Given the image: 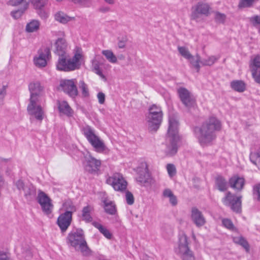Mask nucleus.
<instances>
[{"instance_id": "nucleus-10", "label": "nucleus", "mask_w": 260, "mask_h": 260, "mask_svg": "<svg viewBox=\"0 0 260 260\" xmlns=\"http://www.w3.org/2000/svg\"><path fill=\"white\" fill-rule=\"evenodd\" d=\"M107 184L111 185L117 191H122L126 189L127 182L119 173H115L106 180Z\"/></svg>"}, {"instance_id": "nucleus-7", "label": "nucleus", "mask_w": 260, "mask_h": 260, "mask_svg": "<svg viewBox=\"0 0 260 260\" xmlns=\"http://www.w3.org/2000/svg\"><path fill=\"white\" fill-rule=\"evenodd\" d=\"M177 92L180 101L185 107L190 108L197 105L196 97L187 88L179 87Z\"/></svg>"}, {"instance_id": "nucleus-27", "label": "nucleus", "mask_w": 260, "mask_h": 260, "mask_svg": "<svg viewBox=\"0 0 260 260\" xmlns=\"http://www.w3.org/2000/svg\"><path fill=\"white\" fill-rule=\"evenodd\" d=\"M104 204V209L105 211L110 215H115L117 214V210L116 206L114 202L112 201L104 199L103 200Z\"/></svg>"}, {"instance_id": "nucleus-54", "label": "nucleus", "mask_w": 260, "mask_h": 260, "mask_svg": "<svg viewBox=\"0 0 260 260\" xmlns=\"http://www.w3.org/2000/svg\"><path fill=\"white\" fill-rule=\"evenodd\" d=\"M15 184L17 187V188L19 190H23L24 188L26 186V184H25L23 181L21 180H17Z\"/></svg>"}, {"instance_id": "nucleus-58", "label": "nucleus", "mask_w": 260, "mask_h": 260, "mask_svg": "<svg viewBox=\"0 0 260 260\" xmlns=\"http://www.w3.org/2000/svg\"><path fill=\"white\" fill-rule=\"evenodd\" d=\"M253 193L257 196V199L260 201V184L256 185L253 188Z\"/></svg>"}, {"instance_id": "nucleus-24", "label": "nucleus", "mask_w": 260, "mask_h": 260, "mask_svg": "<svg viewBox=\"0 0 260 260\" xmlns=\"http://www.w3.org/2000/svg\"><path fill=\"white\" fill-rule=\"evenodd\" d=\"M229 183L232 188L240 191L244 187L245 184V180L242 177L234 176L230 178Z\"/></svg>"}, {"instance_id": "nucleus-28", "label": "nucleus", "mask_w": 260, "mask_h": 260, "mask_svg": "<svg viewBox=\"0 0 260 260\" xmlns=\"http://www.w3.org/2000/svg\"><path fill=\"white\" fill-rule=\"evenodd\" d=\"M57 107L59 112L61 114H71L73 112L72 109L66 101H57Z\"/></svg>"}, {"instance_id": "nucleus-11", "label": "nucleus", "mask_w": 260, "mask_h": 260, "mask_svg": "<svg viewBox=\"0 0 260 260\" xmlns=\"http://www.w3.org/2000/svg\"><path fill=\"white\" fill-rule=\"evenodd\" d=\"M51 57L50 50L48 47L40 48L38 52V55L34 58V63L39 68H44L47 66V60Z\"/></svg>"}, {"instance_id": "nucleus-20", "label": "nucleus", "mask_w": 260, "mask_h": 260, "mask_svg": "<svg viewBox=\"0 0 260 260\" xmlns=\"http://www.w3.org/2000/svg\"><path fill=\"white\" fill-rule=\"evenodd\" d=\"M249 67L254 81L260 84V58L257 57L251 59Z\"/></svg>"}, {"instance_id": "nucleus-37", "label": "nucleus", "mask_w": 260, "mask_h": 260, "mask_svg": "<svg viewBox=\"0 0 260 260\" xmlns=\"http://www.w3.org/2000/svg\"><path fill=\"white\" fill-rule=\"evenodd\" d=\"M28 3H25L23 4V7L21 8L20 9H18L17 10L12 11L11 12V16L14 19H18L21 17L22 15L25 12V11L28 8Z\"/></svg>"}, {"instance_id": "nucleus-38", "label": "nucleus", "mask_w": 260, "mask_h": 260, "mask_svg": "<svg viewBox=\"0 0 260 260\" xmlns=\"http://www.w3.org/2000/svg\"><path fill=\"white\" fill-rule=\"evenodd\" d=\"M258 0H240L238 7L239 9L251 8Z\"/></svg>"}, {"instance_id": "nucleus-52", "label": "nucleus", "mask_w": 260, "mask_h": 260, "mask_svg": "<svg viewBox=\"0 0 260 260\" xmlns=\"http://www.w3.org/2000/svg\"><path fill=\"white\" fill-rule=\"evenodd\" d=\"M222 224L225 228L230 230H233L235 229L233 222L229 219H223L222 220Z\"/></svg>"}, {"instance_id": "nucleus-26", "label": "nucleus", "mask_w": 260, "mask_h": 260, "mask_svg": "<svg viewBox=\"0 0 260 260\" xmlns=\"http://www.w3.org/2000/svg\"><path fill=\"white\" fill-rule=\"evenodd\" d=\"M230 86L232 89L238 92H243L246 90V83L241 80H233L231 82Z\"/></svg>"}, {"instance_id": "nucleus-60", "label": "nucleus", "mask_w": 260, "mask_h": 260, "mask_svg": "<svg viewBox=\"0 0 260 260\" xmlns=\"http://www.w3.org/2000/svg\"><path fill=\"white\" fill-rule=\"evenodd\" d=\"M32 253L30 250H27L23 254V256L24 257L25 260H30L32 257Z\"/></svg>"}, {"instance_id": "nucleus-15", "label": "nucleus", "mask_w": 260, "mask_h": 260, "mask_svg": "<svg viewBox=\"0 0 260 260\" xmlns=\"http://www.w3.org/2000/svg\"><path fill=\"white\" fill-rule=\"evenodd\" d=\"M38 201L45 214H50L53 208V205L51 203V200L50 198L44 192L39 190Z\"/></svg>"}, {"instance_id": "nucleus-42", "label": "nucleus", "mask_w": 260, "mask_h": 260, "mask_svg": "<svg viewBox=\"0 0 260 260\" xmlns=\"http://www.w3.org/2000/svg\"><path fill=\"white\" fill-rule=\"evenodd\" d=\"M249 21L252 25L256 28L260 32V16L254 15L249 18Z\"/></svg>"}, {"instance_id": "nucleus-39", "label": "nucleus", "mask_w": 260, "mask_h": 260, "mask_svg": "<svg viewBox=\"0 0 260 260\" xmlns=\"http://www.w3.org/2000/svg\"><path fill=\"white\" fill-rule=\"evenodd\" d=\"M233 241L235 243L238 244L243 247L247 251L249 250V245L243 237H233Z\"/></svg>"}, {"instance_id": "nucleus-1", "label": "nucleus", "mask_w": 260, "mask_h": 260, "mask_svg": "<svg viewBox=\"0 0 260 260\" xmlns=\"http://www.w3.org/2000/svg\"><path fill=\"white\" fill-rule=\"evenodd\" d=\"M221 129V122L215 117L212 116L205 121L201 126L194 129L196 137L202 146L211 144L216 138V132Z\"/></svg>"}, {"instance_id": "nucleus-22", "label": "nucleus", "mask_w": 260, "mask_h": 260, "mask_svg": "<svg viewBox=\"0 0 260 260\" xmlns=\"http://www.w3.org/2000/svg\"><path fill=\"white\" fill-rule=\"evenodd\" d=\"M179 138L177 139H173V137L167 136V140L169 143L167 145L165 150V153L168 155H173L176 153L178 150L177 143L179 141Z\"/></svg>"}, {"instance_id": "nucleus-64", "label": "nucleus", "mask_w": 260, "mask_h": 260, "mask_svg": "<svg viewBox=\"0 0 260 260\" xmlns=\"http://www.w3.org/2000/svg\"><path fill=\"white\" fill-rule=\"evenodd\" d=\"M97 75L100 76L102 78L105 79V76L103 74L102 70L101 69H98V70L94 71Z\"/></svg>"}, {"instance_id": "nucleus-4", "label": "nucleus", "mask_w": 260, "mask_h": 260, "mask_svg": "<svg viewBox=\"0 0 260 260\" xmlns=\"http://www.w3.org/2000/svg\"><path fill=\"white\" fill-rule=\"evenodd\" d=\"M84 136L88 142L94 148L95 151L99 153H104L108 149L104 141L95 134L94 130L90 126L87 125L82 129Z\"/></svg>"}, {"instance_id": "nucleus-19", "label": "nucleus", "mask_w": 260, "mask_h": 260, "mask_svg": "<svg viewBox=\"0 0 260 260\" xmlns=\"http://www.w3.org/2000/svg\"><path fill=\"white\" fill-rule=\"evenodd\" d=\"M62 37L58 38L55 42V53L58 56L68 54L67 50L68 44L64 38L65 34L63 31H60Z\"/></svg>"}, {"instance_id": "nucleus-63", "label": "nucleus", "mask_w": 260, "mask_h": 260, "mask_svg": "<svg viewBox=\"0 0 260 260\" xmlns=\"http://www.w3.org/2000/svg\"><path fill=\"white\" fill-rule=\"evenodd\" d=\"M6 93V87L4 86L0 91V99H3Z\"/></svg>"}, {"instance_id": "nucleus-48", "label": "nucleus", "mask_w": 260, "mask_h": 260, "mask_svg": "<svg viewBox=\"0 0 260 260\" xmlns=\"http://www.w3.org/2000/svg\"><path fill=\"white\" fill-rule=\"evenodd\" d=\"M30 120L31 123L37 124L38 122L40 123L44 118L43 115H31Z\"/></svg>"}, {"instance_id": "nucleus-30", "label": "nucleus", "mask_w": 260, "mask_h": 260, "mask_svg": "<svg viewBox=\"0 0 260 260\" xmlns=\"http://www.w3.org/2000/svg\"><path fill=\"white\" fill-rule=\"evenodd\" d=\"M24 196L27 200H31L36 196V188L32 184H26L23 190Z\"/></svg>"}, {"instance_id": "nucleus-49", "label": "nucleus", "mask_w": 260, "mask_h": 260, "mask_svg": "<svg viewBox=\"0 0 260 260\" xmlns=\"http://www.w3.org/2000/svg\"><path fill=\"white\" fill-rule=\"evenodd\" d=\"M125 200L127 204L129 205H133L134 203L133 194L128 191H127L125 193Z\"/></svg>"}, {"instance_id": "nucleus-14", "label": "nucleus", "mask_w": 260, "mask_h": 260, "mask_svg": "<svg viewBox=\"0 0 260 260\" xmlns=\"http://www.w3.org/2000/svg\"><path fill=\"white\" fill-rule=\"evenodd\" d=\"M168 121L169 126L167 132V136L173 137V139L179 138L178 135L179 122L177 115H169Z\"/></svg>"}, {"instance_id": "nucleus-47", "label": "nucleus", "mask_w": 260, "mask_h": 260, "mask_svg": "<svg viewBox=\"0 0 260 260\" xmlns=\"http://www.w3.org/2000/svg\"><path fill=\"white\" fill-rule=\"evenodd\" d=\"M47 0H31V2L36 9L43 7L47 3Z\"/></svg>"}, {"instance_id": "nucleus-57", "label": "nucleus", "mask_w": 260, "mask_h": 260, "mask_svg": "<svg viewBox=\"0 0 260 260\" xmlns=\"http://www.w3.org/2000/svg\"><path fill=\"white\" fill-rule=\"evenodd\" d=\"M97 97L98 99L99 103L101 104H103L105 101V95L102 92H100L98 93Z\"/></svg>"}, {"instance_id": "nucleus-41", "label": "nucleus", "mask_w": 260, "mask_h": 260, "mask_svg": "<svg viewBox=\"0 0 260 260\" xmlns=\"http://www.w3.org/2000/svg\"><path fill=\"white\" fill-rule=\"evenodd\" d=\"M219 57H216L215 56H210L207 58L204 59L201 61V63L203 66H211L213 65L218 59Z\"/></svg>"}, {"instance_id": "nucleus-59", "label": "nucleus", "mask_w": 260, "mask_h": 260, "mask_svg": "<svg viewBox=\"0 0 260 260\" xmlns=\"http://www.w3.org/2000/svg\"><path fill=\"white\" fill-rule=\"evenodd\" d=\"M127 41L126 37L122 38L121 40H119L118 42V46L119 48H124L125 47V44Z\"/></svg>"}, {"instance_id": "nucleus-62", "label": "nucleus", "mask_w": 260, "mask_h": 260, "mask_svg": "<svg viewBox=\"0 0 260 260\" xmlns=\"http://www.w3.org/2000/svg\"><path fill=\"white\" fill-rule=\"evenodd\" d=\"M0 260H10L6 253L4 252H0Z\"/></svg>"}, {"instance_id": "nucleus-17", "label": "nucleus", "mask_w": 260, "mask_h": 260, "mask_svg": "<svg viewBox=\"0 0 260 260\" xmlns=\"http://www.w3.org/2000/svg\"><path fill=\"white\" fill-rule=\"evenodd\" d=\"M137 172L138 175L137 177V181L141 184L150 182V175L148 171V166L146 162H142L140 166L137 168Z\"/></svg>"}, {"instance_id": "nucleus-53", "label": "nucleus", "mask_w": 260, "mask_h": 260, "mask_svg": "<svg viewBox=\"0 0 260 260\" xmlns=\"http://www.w3.org/2000/svg\"><path fill=\"white\" fill-rule=\"evenodd\" d=\"M25 3H27L25 1V0H10L8 2L9 5L16 6L21 4L22 7H23V4Z\"/></svg>"}, {"instance_id": "nucleus-40", "label": "nucleus", "mask_w": 260, "mask_h": 260, "mask_svg": "<svg viewBox=\"0 0 260 260\" xmlns=\"http://www.w3.org/2000/svg\"><path fill=\"white\" fill-rule=\"evenodd\" d=\"M102 54L105 56L106 58L110 62L116 63L117 62V58L112 51L109 50H103L102 51Z\"/></svg>"}, {"instance_id": "nucleus-36", "label": "nucleus", "mask_w": 260, "mask_h": 260, "mask_svg": "<svg viewBox=\"0 0 260 260\" xmlns=\"http://www.w3.org/2000/svg\"><path fill=\"white\" fill-rule=\"evenodd\" d=\"M55 19L56 21L62 23H66L72 20L71 17L61 12H58L55 14Z\"/></svg>"}, {"instance_id": "nucleus-33", "label": "nucleus", "mask_w": 260, "mask_h": 260, "mask_svg": "<svg viewBox=\"0 0 260 260\" xmlns=\"http://www.w3.org/2000/svg\"><path fill=\"white\" fill-rule=\"evenodd\" d=\"M249 158L251 162L260 169V148L256 151L251 152Z\"/></svg>"}, {"instance_id": "nucleus-5", "label": "nucleus", "mask_w": 260, "mask_h": 260, "mask_svg": "<svg viewBox=\"0 0 260 260\" xmlns=\"http://www.w3.org/2000/svg\"><path fill=\"white\" fill-rule=\"evenodd\" d=\"M84 136L88 142L94 148L95 151L99 153H104L108 149L104 141L95 134L94 130L90 126L87 125L82 129Z\"/></svg>"}, {"instance_id": "nucleus-29", "label": "nucleus", "mask_w": 260, "mask_h": 260, "mask_svg": "<svg viewBox=\"0 0 260 260\" xmlns=\"http://www.w3.org/2000/svg\"><path fill=\"white\" fill-rule=\"evenodd\" d=\"M40 22L38 20L33 19L27 23L25 30L27 32H34L39 30Z\"/></svg>"}, {"instance_id": "nucleus-51", "label": "nucleus", "mask_w": 260, "mask_h": 260, "mask_svg": "<svg viewBox=\"0 0 260 260\" xmlns=\"http://www.w3.org/2000/svg\"><path fill=\"white\" fill-rule=\"evenodd\" d=\"M65 206H67V211L66 212H70L72 215L74 212L76 211V207L71 202H67L65 203Z\"/></svg>"}, {"instance_id": "nucleus-31", "label": "nucleus", "mask_w": 260, "mask_h": 260, "mask_svg": "<svg viewBox=\"0 0 260 260\" xmlns=\"http://www.w3.org/2000/svg\"><path fill=\"white\" fill-rule=\"evenodd\" d=\"M92 224L97 229L99 230L100 232L106 238L111 239L112 238V234L110 231L105 227L103 226L100 223L93 221Z\"/></svg>"}, {"instance_id": "nucleus-13", "label": "nucleus", "mask_w": 260, "mask_h": 260, "mask_svg": "<svg viewBox=\"0 0 260 260\" xmlns=\"http://www.w3.org/2000/svg\"><path fill=\"white\" fill-rule=\"evenodd\" d=\"M162 120V115H147L145 121L149 132L155 133L159 128Z\"/></svg>"}, {"instance_id": "nucleus-18", "label": "nucleus", "mask_w": 260, "mask_h": 260, "mask_svg": "<svg viewBox=\"0 0 260 260\" xmlns=\"http://www.w3.org/2000/svg\"><path fill=\"white\" fill-rule=\"evenodd\" d=\"M72 221V215L70 212H65L61 214L58 217L57 224L61 232H65Z\"/></svg>"}, {"instance_id": "nucleus-34", "label": "nucleus", "mask_w": 260, "mask_h": 260, "mask_svg": "<svg viewBox=\"0 0 260 260\" xmlns=\"http://www.w3.org/2000/svg\"><path fill=\"white\" fill-rule=\"evenodd\" d=\"M215 184L218 189L221 191H225L228 188L227 182L225 179L221 176L216 177Z\"/></svg>"}, {"instance_id": "nucleus-3", "label": "nucleus", "mask_w": 260, "mask_h": 260, "mask_svg": "<svg viewBox=\"0 0 260 260\" xmlns=\"http://www.w3.org/2000/svg\"><path fill=\"white\" fill-rule=\"evenodd\" d=\"M67 242L84 256L91 254V250L88 247L85 239L83 231L77 230L76 232H71L67 237Z\"/></svg>"}, {"instance_id": "nucleus-12", "label": "nucleus", "mask_w": 260, "mask_h": 260, "mask_svg": "<svg viewBox=\"0 0 260 260\" xmlns=\"http://www.w3.org/2000/svg\"><path fill=\"white\" fill-rule=\"evenodd\" d=\"M241 198L242 196L236 197L228 192L222 199V202L224 205L230 206L234 211L239 212L241 210Z\"/></svg>"}, {"instance_id": "nucleus-56", "label": "nucleus", "mask_w": 260, "mask_h": 260, "mask_svg": "<svg viewBox=\"0 0 260 260\" xmlns=\"http://www.w3.org/2000/svg\"><path fill=\"white\" fill-rule=\"evenodd\" d=\"M38 14L40 17L42 19H46L48 17V13L45 11L44 10L42 9L41 8L38 9Z\"/></svg>"}, {"instance_id": "nucleus-43", "label": "nucleus", "mask_w": 260, "mask_h": 260, "mask_svg": "<svg viewBox=\"0 0 260 260\" xmlns=\"http://www.w3.org/2000/svg\"><path fill=\"white\" fill-rule=\"evenodd\" d=\"M178 50L180 54L185 58L189 59L192 58V54L186 47L178 46Z\"/></svg>"}, {"instance_id": "nucleus-35", "label": "nucleus", "mask_w": 260, "mask_h": 260, "mask_svg": "<svg viewBox=\"0 0 260 260\" xmlns=\"http://www.w3.org/2000/svg\"><path fill=\"white\" fill-rule=\"evenodd\" d=\"M187 59L189 60L190 63L196 70L197 72H199L200 70V63L201 62L199 54H197L195 57L192 55V58Z\"/></svg>"}, {"instance_id": "nucleus-23", "label": "nucleus", "mask_w": 260, "mask_h": 260, "mask_svg": "<svg viewBox=\"0 0 260 260\" xmlns=\"http://www.w3.org/2000/svg\"><path fill=\"white\" fill-rule=\"evenodd\" d=\"M38 99H29V103L27 106V110L29 114H43L44 113L43 108L38 104Z\"/></svg>"}, {"instance_id": "nucleus-8", "label": "nucleus", "mask_w": 260, "mask_h": 260, "mask_svg": "<svg viewBox=\"0 0 260 260\" xmlns=\"http://www.w3.org/2000/svg\"><path fill=\"white\" fill-rule=\"evenodd\" d=\"M211 9V8L208 3L199 2L191 7L190 18L197 21L201 15L208 16L210 14Z\"/></svg>"}, {"instance_id": "nucleus-46", "label": "nucleus", "mask_w": 260, "mask_h": 260, "mask_svg": "<svg viewBox=\"0 0 260 260\" xmlns=\"http://www.w3.org/2000/svg\"><path fill=\"white\" fill-rule=\"evenodd\" d=\"M149 114H162L161 107L156 104L151 105L149 109Z\"/></svg>"}, {"instance_id": "nucleus-2", "label": "nucleus", "mask_w": 260, "mask_h": 260, "mask_svg": "<svg viewBox=\"0 0 260 260\" xmlns=\"http://www.w3.org/2000/svg\"><path fill=\"white\" fill-rule=\"evenodd\" d=\"M82 57V54L78 52H76L72 57L68 54L58 56L56 62V69L57 71L65 72L78 70L81 66L80 60Z\"/></svg>"}, {"instance_id": "nucleus-50", "label": "nucleus", "mask_w": 260, "mask_h": 260, "mask_svg": "<svg viewBox=\"0 0 260 260\" xmlns=\"http://www.w3.org/2000/svg\"><path fill=\"white\" fill-rule=\"evenodd\" d=\"M168 173L170 177L174 176L176 173V168L173 164H168L167 166Z\"/></svg>"}, {"instance_id": "nucleus-44", "label": "nucleus", "mask_w": 260, "mask_h": 260, "mask_svg": "<svg viewBox=\"0 0 260 260\" xmlns=\"http://www.w3.org/2000/svg\"><path fill=\"white\" fill-rule=\"evenodd\" d=\"M79 88L81 90L83 96L87 97L89 96V90L87 84L84 81L81 80L79 82Z\"/></svg>"}, {"instance_id": "nucleus-16", "label": "nucleus", "mask_w": 260, "mask_h": 260, "mask_svg": "<svg viewBox=\"0 0 260 260\" xmlns=\"http://www.w3.org/2000/svg\"><path fill=\"white\" fill-rule=\"evenodd\" d=\"M85 160L83 162L85 169L86 171L93 173L96 172L101 165V161L97 159L88 153L84 154Z\"/></svg>"}, {"instance_id": "nucleus-25", "label": "nucleus", "mask_w": 260, "mask_h": 260, "mask_svg": "<svg viewBox=\"0 0 260 260\" xmlns=\"http://www.w3.org/2000/svg\"><path fill=\"white\" fill-rule=\"evenodd\" d=\"M29 90L30 92V99H35L39 96L41 91L43 88L41 86L40 83L38 82L35 83H31L29 84Z\"/></svg>"}, {"instance_id": "nucleus-45", "label": "nucleus", "mask_w": 260, "mask_h": 260, "mask_svg": "<svg viewBox=\"0 0 260 260\" xmlns=\"http://www.w3.org/2000/svg\"><path fill=\"white\" fill-rule=\"evenodd\" d=\"M226 16L223 14L219 12H215V21L218 23L223 24L225 22Z\"/></svg>"}, {"instance_id": "nucleus-6", "label": "nucleus", "mask_w": 260, "mask_h": 260, "mask_svg": "<svg viewBox=\"0 0 260 260\" xmlns=\"http://www.w3.org/2000/svg\"><path fill=\"white\" fill-rule=\"evenodd\" d=\"M175 252L180 255L182 260H195L193 252L188 247L187 237L185 234L179 236L178 246L175 249Z\"/></svg>"}, {"instance_id": "nucleus-32", "label": "nucleus", "mask_w": 260, "mask_h": 260, "mask_svg": "<svg viewBox=\"0 0 260 260\" xmlns=\"http://www.w3.org/2000/svg\"><path fill=\"white\" fill-rule=\"evenodd\" d=\"M91 209L92 208L90 206H87L82 210V219L86 222H90L92 221V218L90 215Z\"/></svg>"}, {"instance_id": "nucleus-9", "label": "nucleus", "mask_w": 260, "mask_h": 260, "mask_svg": "<svg viewBox=\"0 0 260 260\" xmlns=\"http://www.w3.org/2000/svg\"><path fill=\"white\" fill-rule=\"evenodd\" d=\"M59 86L64 93L73 99L78 95L76 79L61 80Z\"/></svg>"}, {"instance_id": "nucleus-55", "label": "nucleus", "mask_w": 260, "mask_h": 260, "mask_svg": "<svg viewBox=\"0 0 260 260\" xmlns=\"http://www.w3.org/2000/svg\"><path fill=\"white\" fill-rule=\"evenodd\" d=\"M174 194L171 189L169 188L165 189L162 192V196L165 198H168L170 199L173 196Z\"/></svg>"}, {"instance_id": "nucleus-21", "label": "nucleus", "mask_w": 260, "mask_h": 260, "mask_svg": "<svg viewBox=\"0 0 260 260\" xmlns=\"http://www.w3.org/2000/svg\"><path fill=\"white\" fill-rule=\"evenodd\" d=\"M191 219L193 223L198 228L203 226L206 222L203 213L196 207H193L191 211Z\"/></svg>"}, {"instance_id": "nucleus-61", "label": "nucleus", "mask_w": 260, "mask_h": 260, "mask_svg": "<svg viewBox=\"0 0 260 260\" xmlns=\"http://www.w3.org/2000/svg\"><path fill=\"white\" fill-rule=\"evenodd\" d=\"M170 204L174 206L177 204V200L176 197L174 194L171 198L169 199Z\"/></svg>"}]
</instances>
